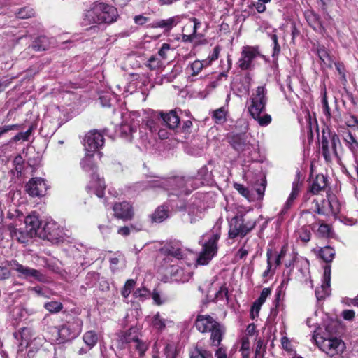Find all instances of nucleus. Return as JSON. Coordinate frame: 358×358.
Returning a JSON list of instances; mask_svg holds the SVG:
<instances>
[{"instance_id": "obj_1", "label": "nucleus", "mask_w": 358, "mask_h": 358, "mask_svg": "<svg viewBox=\"0 0 358 358\" xmlns=\"http://www.w3.org/2000/svg\"><path fill=\"white\" fill-rule=\"evenodd\" d=\"M119 17L116 7L101 1L93 2L83 13L84 25L112 24Z\"/></svg>"}, {"instance_id": "obj_2", "label": "nucleus", "mask_w": 358, "mask_h": 358, "mask_svg": "<svg viewBox=\"0 0 358 358\" xmlns=\"http://www.w3.org/2000/svg\"><path fill=\"white\" fill-rule=\"evenodd\" d=\"M266 94L267 90L264 86L257 87L255 92L250 96L248 106L250 115L262 127H266L271 122L270 115L264 114L261 116V113L265 110L267 103Z\"/></svg>"}, {"instance_id": "obj_3", "label": "nucleus", "mask_w": 358, "mask_h": 358, "mask_svg": "<svg viewBox=\"0 0 358 358\" xmlns=\"http://www.w3.org/2000/svg\"><path fill=\"white\" fill-rule=\"evenodd\" d=\"M83 320L74 317L61 326L49 327V333L52 335L51 339L58 343H63L73 340L78 337L83 328Z\"/></svg>"}, {"instance_id": "obj_4", "label": "nucleus", "mask_w": 358, "mask_h": 358, "mask_svg": "<svg viewBox=\"0 0 358 358\" xmlns=\"http://www.w3.org/2000/svg\"><path fill=\"white\" fill-rule=\"evenodd\" d=\"M326 331L322 335L316 334L313 336L317 345L331 358L341 357L345 350V343L341 338L330 335L328 327Z\"/></svg>"}, {"instance_id": "obj_5", "label": "nucleus", "mask_w": 358, "mask_h": 358, "mask_svg": "<svg viewBox=\"0 0 358 358\" xmlns=\"http://www.w3.org/2000/svg\"><path fill=\"white\" fill-rule=\"evenodd\" d=\"M93 153L87 152L86 156L82 159L80 164L85 171H92L91 180L87 189L90 192L94 190V194L99 198L104 195L105 182L101 180L96 172V166L93 162Z\"/></svg>"}, {"instance_id": "obj_6", "label": "nucleus", "mask_w": 358, "mask_h": 358, "mask_svg": "<svg viewBox=\"0 0 358 358\" xmlns=\"http://www.w3.org/2000/svg\"><path fill=\"white\" fill-rule=\"evenodd\" d=\"M256 226L254 220H245L243 215H236L229 222V237L234 238L237 236L243 237L252 231Z\"/></svg>"}, {"instance_id": "obj_7", "label": "nucleus", "mask_w": 358, "mask_h": 358, "mask_svg": "<svg viewBox=\"0 0 358 358\" xmlns=\"http://www.w3.org/2000/svg\"><path fill=\"white\" fill-rule=\"evenodd\" d=\"M220 237L219 230L213 231L206 243L203 245L202 251L197 258V263L201 265H206L216 255L217 251V243Z\"/></svg>"}, {"instance_id": "obj_8", "label": "nucleus", "mask_w": 358, "mask_h": 358, "mask_svg": "<svg viewBox=\"0 0 358 358\" xmlns=\"http://www.w3.org/2000/svg\"><path fill=\"white\" fill-rule=\"evenodd\" d=\"M320 145L322 155L327 162H330L333 156L338 157L337 147L341 146V141L336 134H329V138L322 134Z\"/></svg>"}, {"instance_id": "obj_9", "label": "nucleus", "mask_w": 358, "mask_h": 358, "mask_svg": "<svg viewBox=\"0 0 358 358\" xmlns=\"http://www.w3.org/2000/svg\"><path fill=\"white\" fill-rule=\"evenodd\" d=\"M8 266L18 273V276L24 278H31L41 282H48V280L40 271L24 266L19 264L17 261H11Z\"/></svg>"}, {"instance_id": "obj_10", "label": "nucleus", "mask_w": 358, "mask_h": 358, "mask_svg": "<svg viewBox=\"0 0 358 358\" xmlns=\"http://www.w3.org/2000/svg\"><path fill=\"white\" fill-rule=\"evenodd\" d=\"M261 56L259 48L257 46H244L241 50L238 66L241 70H248L252 67L253 61Z\"/></svg>"}, {"instance_id": "obj_11", "label": "nucleus", "mask_w": 358, "mask_h": 358, "mask_svg": "<svg viewBox=\"0 0 358 358\" xmlns=\"http://www.w3.org/2000/svg\"><path fill=\"white\" fill-rule=\"evenodd\" d=\"M103 144V136L97 130H91L85 136L84 147L86 152L94 154L101 148Z\"/></svg>"}, {"instance_id": "obj_12", "label": "nucleus", "mask_w": 358, "mask_h": 358, "mask_svg": "<svg viewBox=\"0 0 358 358\" xmlns=\"http://www.w3.org/2000/svg\"><path fill=\"white\" fill-rule=\"evenodd\" d=\"M25 189L31 196H41L45 194L47 185L43 178H34L26 184Z\"/></svg>"}, {"instance_id": "obj_13", "label": "nucleus", "mask_w": 358, "mask_h": 358, "mask_svg": "<svg viewBox=\"0 0 358 358\" xmlns=\"http://www.w3.org/2000/svg\"><path fill=\"white\" fill-rule=\"evenodd\" d=\"M113 210L115 217L117 219L127 221L131 220L134 216L132 206L129 203L126 201L115 203Z\"/></svg>"}, {"instance_id": "obj_14", "label": "nucleus", "mask_w": 358, "mask_h": 358, "mask_svg": "<svg viewBox=\"0 0 358 358\" xmlns=\"http://www.w3.org/2000/svg\"><path fill=\"white\" fill-rule=\"evenodd\" d=\"M331 268L326 266L324 269L323 281L320 287L315 289V296L317 300L324 299L330 294Z\"/></svg>"}, {"instance_id": "obj_15", "label": "nucleus", "mask_w": 358, "mask_h": 358, "mask_svg": "<svg viewBox=\"0 0 358 358\" xmlns=\"http://www.w3.org/2000/svg\"><path fill=\"white\" fill-rule=\"evenodd\" d=\"M218 322L210 315H198L196 320L195 326L196 329L202 332L210 331L212 328L216 327Z\"/></svg>"}, {"instance_id": "obj_16", "label": "nucleus", "mask_w": 358, "mask_h": 358, "mask_svg": "<svg viewBox=\"0 0 358 358\" xmlns=\"http://www.w3.org/2000/svg\"><path fill=\"white\" fill-rule=\"evenodd\" d=\"M200 25V22L196 18H192V22L186 24L183 28V31L185 32V34H183L182 36V41L192 42L195 38L196 29Z\"/></svg>"}, {"instance_id": "obj_17", "label": "nucleus", "mask_w": 358, "mask_h": 358, "mask_svg": "<svg viewBox=\"0 0 358 358\" xmlns=\"http://www.w3.org/2000/svg\"><path fill=\"white\" fill-rule=\"evenodd\" d=\"M327 186V178L322 174H317L313 178L309 192L313 194H317L320 192L324 191Z\"/></svg>"}, {"instance_id": "obj_18", "label": "nucleus", "mask_w": 358, "mask_h": 358, "mask_svg": "<svg viewBox=\"0 0 358 358\" xmlns=\"http://www.w3.org/2000/svg\"><path fill=\"white\" fill-rule=\"evenodd\" d=\"M138 331L135 327L130 328L127 331L121 335L118 339L119 343L124 346L125 344H134L136 340L138 338Z\"/></svg>"}, {"instance_id": "obj_19", "label": "nucleus", "mask_w": 358, "mask_h": 358, "mask_svg": "<svg viewBox=\"0 0 358 358\" xmlns=\"http://www.w3.org/2000/svg\"><path fill=\"white\" fill-rule=\"evenodd\" d=\"M230 143L238 152H243L250 149L249 141L242 136H234L230 141Z\"/></svg>"}, {"instance_id": "obj_20", "label": "nucleus", "mask_w": 358, "mask_h": 358, "mask_svg": "<svg viewBox=\"0 0 358 358\" xmlns=\"http://www.w3.org/2000/svg\"><path fill=\"white\" fill-rule=\"evenodd\" d=\"M161 117L169 129L177 128L180 123V118L175 110H171L168 113H161Z\"/></svg>"}, {"instance_id": "obj_21", "label": "nucleus", "mask_w": 358, "mask_h": 358, "mask_svg": "<svg viewBox=\"0 0 358 358\" xmlns=\"http://www.w3.org/2000/svg\"><path fill=\"white\" fill-rule=\"evenodd\" d=\"M210 332L211 333L210 341L212 345L218 346L220 344L223 335L225 332L224 327L218 323L216 327H214L210 329Z\"/></svg>"}, {"instance_id": "obj_22", "label": "nucleus", "mask_w": 358, "mask_h": 358, "mask_svg": "<svg viewBox=\"0 0 358 358\" xmlns=\"http://www.w3.org/2000/svg\"><path fill=\"white\" fill-rule=\"evenodd\" d=\"M24 223L28 231L32 234H36L41 225L38 217L35 215H30L26 217Z\"/></svg>"}, {"instance_id": "obj_23", "label": "nucleus", "mask_w": 358, "mask_h": 358, "mask_svg": "<svg viewBox=\"0 0 358 358\" xmlns=\"http://www.w3.org/2000/svg\"><path fill=\"white\" fill-rule=\"evenodd\" d=\"M317 52L320 60L325 66L328 67L332 66V64L334 63L333 59H331V57L330 56L329 53L327 52V50L325 49L324 46L318 47L317 48Z\"/></svg>"}, {"instance_id": "obj_24", "label": "nucleus", "mask_w": 358, "mask_h": 358, "mask_svg": "<svg viewBox=\"0 0 358 358\" xmlns=\"http://www.w3.org/2000/svg\"><path fill=\"white\" fill-rule=\"evenodd\" d=\"M306 18L310 26L315 30L321 29V21L318 15L312 11H308L306 13Z\"/></svg>"}, {"instance_id": "obj_25", "label": "nucleus", "mask_w": 358, "mask_h": 358, "mask_svg": "<svg viewBox=\"0 0 358 358\" xmlns=\"http://www.w3.org/2000/svg\"><path fill=\"white\" fill-rule=\"evenodd\" d=\"M203 66V62L195 60L187 66L186 72L189 76L194 77L197 76L202 71Z\"/></svg>"}, {"instance_id": "obj_26", "label": "nucleus", "mask_w": 358, "mask_h": 358, "mask_svg": "<svg viewBox=\"0 0 358 358\" xmlns=\"http://www.w3.org/2000/svg\"><path fill=\"white\" fill-rule=\"evenodd\" d=\"M83 341L88 347V350H91L97 343L98 336L95 331H88L84 334L83 336Z\"/></svg>"}, {"instance_id": "obj_27", "label": "nucleus", "mask_w": 358, "mask_h": 358, "mask_svg": "<svg viewBox=\"0 0 358 358\" xmlns=\"http://www.w3.org/2000/svg\"><path fill=\"white\" fill-rule=\"evenodd\" d=\"M167 320L162 317L159 313H157L152 319V325L158 331H164L166 327Z\"/></svg>"}, {"instance_id": "obj_28", "label": "nucleus", "mask_w": 358, "mask_h": 358, "mask_svg": "<svg viewBox=\"0 0 358 358\" xmlns=\"http://www.w3.org/2000/svg\"><path fill=\"white\" fill-rule=\"evenodd\" d=\"M163 65V61L157 55L151 56L146 64V66L151 71H159Z\"/></svg>"}, {"instance_id": "obj_29", "label": "nucleus", "mask_w": 358, "mask_h": 358, "mask_svg": "<svg viewBox=\"0 0 358 358\" xmlns=\"http://www.w3.org/2000/svg\"><path fill=\"white\" fill-rule=\"evenodd\" d=\"M48 38L45 36H41L34 41L31 48L35 51H43L48 48Z\"/></svg>"}, {"instance_id": "obj_30", "label": "nucleus", "mask_w": 358, "mask_h": 358, "mask_svg": "<svg viewBox=\"0 0 358 358\" xmlns=\"http://www.w3.org/2000/svg\"><path fill=\"white\" fill-rule=\"evenodd\" d=\"M335 255V250L329 246L322 248L320 251V256L326 262H330L333 260Z\"/></svg>"}, {"instance_id": "obj_31", "label": "nucleus", "mask_w": 358, "mask_h": 358, "mask_svg": "<svg viewBox=\"0 0 358 358\" xmlns=\"http://www.w3.org/2000/svg\"><path fill=\"white\" fill-rule=\"evenodd\" d=\"M167 217V210L164 206L159 207L152 215V219L156 222H162Z\"/></svg>"}, {"instance_id": "obj_32", "label": "nucleus", "mask_w": 358, "mask_h": 358, "mask_svg": "<svg viewBox=\"0 0 358 358\" xmlns=\"http://www.w3.org/2000/svg\"><path fill=\"white\" fill-rule=\"evenodd\" d=\"M328 206L329 208V215L332 214L336 215L340 211V204L336 198H332L331 199H328L327 202L324 203Z\"/></svg>"}, {"instance_id": "obj_33", "label": "nucleus", "mask_w": 358, "mask_h": 358, "mask_svg": "<svg viewBox=\"0 0 358 358\" xmlns=\"http://www.w3.org/2000/svg\"><path fill=\"white\" fill-rule=\"evenodd\" d=\"M350 149L355 154L358 153V142L352 136V133L349 131L344 138Z\"/></svg>"}, {"instance_id": "obj_34", "label": "nucleus", "mask_w": 358, "mask_h": 358, "mask_svg": "<svg viewBox=\"0 0 358 358\" xmlns=\"http://www.w3.org/2000/svg\"><path fill=\"white\" fill-rule=\"evenodd\" d=\"M227 110L224 107L220 108L213 112V117L217 124H221L226 121Z\"/></svg>"}, {"instance_id": "obj_35", "label": "nucleus", "mask_w": 358, "mask_h": 358, "mask_svg": "<svg viewBox=\"0 0 358 358\" xmlns=\"http://www.w3.org/2000/svg\"><path fill=\"white\" fill-rule=\"evenodd\" d=\"M190 358H213L212 353L202 348H196L190 355Z\"/></svg>"}, {"instance_id": "obj_36", "label": "nucleus", "mask_w": 358, "mask_h": 358, "mask_svg": "<svg viewBox=\"0 0 358 358\" xmlns=\"http://www.w3.org/2000/svg\"><path fill=\"white\" fill-rule=\"evenodd\" d=\"M240 351L241 352L242 358H249L250 352V345L248 338H242Z\"/></svg>"}, {"instance_id": "obj_37", "label": "nucleus", "mask_w": 358, "mask_h": 358, "mask_svg": "<svg viewBox=\"0 0 358 358\" xmlns=\"http://www.w3.org/2000/svg\"><path fill=\"white\" fill-rule=\"evenodd\" d=\"M44 307L50 313H56L63 308V305L60 302L52 301L45 303Z\"/></svg>"}, {"instance_id": "obj_38", "label": "nucleus", "mask_w": 358, "mask_h": 358, "mask_svg": "<svg viewBox=\"0 0 358 358\" xmlns=\"http://www.w3.org/2000/svg\"><path fill=\"white\" fill-rule=\"evenodd\" d=\"M177 24L176 20L175 17H170L166 20H162L156 22L155 27H160V28H166L168 29L172 28L173 26H176Z\"/></svg>"}, {"instance_id": "obj_39", "label": "nucleus", "mask_w": 358, "mask_h": 358, "mask_svg": "<svg viewBox=\"0 0 358 358\" xmlns=\"http://www.w3.org/2000/svg\"><path fill=\"white\" fill-rule=\"evenodd\" d=\"M267 257V268L263 272L262 277L264 278H266L270 273L272 274L274 273V271H272V257H273V250L271 249H268L266 252Z\"/></svg>"}, {"instance_id": "obj_40", "label": "nucleus", "mask_w": 358, "mask_h": 358, "mask_svg": "<svg viewBox=\"0 0 358 358\" xmlns=\"http://www.w3.org/2000/svg\"><path fill=\"white\" fill-rule=\"evenodd\" d=\"M16 16L20 19H27L34 16V11L30 8H22L16 13Z\"/></svg>"}, {"instance_id": "obj_41", "label": "nucleus", "mask_w": 358, "mask_h": 358, "mask_svg": "<svg viewBox=\"0 0 358 358\" xmlns=\"http://www.w3.org/2000/svg\"><path fill=\"white\" fill-rule=\"evenodd\" d=\"M327 201L323 199L320 203L317 201L314 200L315 204L316 212L320 215H329V208L327 204H324Z\"/></svg>"}, {"instance_id": "obj_42", "label": "nucleus", "mask_w": 358, "mask_h": 358, "mask_svg": "<svg viewBox=\"0 0 358 358\" xmlns=\"http://www.w3.org/2000/svg\"><path fill=\"white\" fill-rule=\"evenodd\" d=\"M136 285V281L134 280L130 279L127 280L122 290V295L124 298H127L131 290L134 288V286Z\"/></svg>"}, {"instance_id": "obj_43", "label": "nucleus", "mask_w": 358, "mask_h": 358, "mask_svg": "<svg viewBox=\"0 0 358 358\" xmlns=\"http://www.w3.org/2000/svg\"><path fill=\"white\" fill-rule=\"evenodd\" d=\"M134 348L139 352V355L141 356L144 355L146 350L148 349V343L145 341H141L139 338L136 340L135 343L134 344Z\"/></svg>"}, {"instance_id": "obj_44", "label": "nucleus", "mask_w": 358, "mask_h": 358, "mask_svg": "<svg viewBox=\"0 0 358 358\" xmlns=\"http://www.w3.org/2000/svg\"><path fill=\"white\" fill-rule=\"evenodd\" d=\"M33 131V127L31 126L25 132H20L13 137L12 141L16 142L20 140L27 141Z\"/></svg>"}, {"instance_id": "obj_45", "label": "nucleus", "mask_w": 358, "mask_h": 358, "mask_svg": "<svg viewBox=\"0 0 358 358\" xmlns=\"http://www.w3.org/2000/svg\"><path fill=\"white\" fill-rule=\"evenodd\" d=\"M298 234L300 240L305 243L308 242L310 239V231L307 227H301L299 230Z\"/></svg>"}, {"instance_id": "obj_46", "label": "nucleus", "mask_w": 358, "mask_h": 358, "mask_svg": "<svg viewBox=\"0 0 358 358\" xmlns=\"http://www.w3.org/2000/svg\"><path fill=\"white\" fill-rule=\"evenodd\" d=\"M215 299L217 300H223L225 299L226 301H228L229 296L227 288L224 286L221 287L219 291L215 294Z\"/></svg>"}, {"instance_id": "obj_47", "label": "nucleus", "mask_w": 358, "mask_h": 358, "mask_svg": "<svg viewBox=\"0 0 358 358\" xmlns=\"http://www.w3.org/2000/svg\"><path fill=\"white\" fill-rule=\"evenodd\" d=\"M170 45L169 43H164L162 44L161 48L158 51V55L162 60L167 59V52L170 50Z\"/></svg>"}, {"instance_id": "obj_48", "label": "nucleus", "mask_w": 358, "mask_h": 358, "mask_svg": "<svg viewBox=\"0 0 358 358\" xmlns=\"http://www.w3.org/2000/svg\"><path fill=\"white\" fill-rule=\"evenodd\" d=\"M234 188L244 197L249 199L250 193L248 189H247L245 186L241 184L235 183L234 185Z\"/></svg>"}, {"instance_id": "obj_49", "label": "nucleus", "mask_w": 358, "mask_h": 358, "mask_svg": "<svg viewBox=\"0 0 358 358\" xmlns=\"http://www.w3.org/2000/svg\"><path fill=\"white\" fill-rule=\"evenodd\" d=\"M317 233L322 237H327L330 234V227L328 224L322 223L320 224Z\"/></svg>"}, {"instance_id": "obj_50", "label": "nucleus", "mask_w": 358, "mask_h": 358, "mask_svg": "<svg viewBox=\"0 0 358 358\" xmlns=\"http://www.w3.org/2000/svg\"><path fill=\"white\" fill-rule=\"evenodd\" d=\"M293 199L288 197L287 201L285 202L284 206L280 212L279 215L282 218L287 213V211L292 208L294 203Z\"/></svg>"}, {"instance_id": "obj_51", "label": "nucleus", "mask_w": 358, "mask_h": 358, "mask_svg": "<svg viewBox=\"0 0 358 358\" xmlns=\"http://www.w3.org/2000/svg\"><path fill=\"white\" fill-rule=\"evenodd\" d=\"M293 199L288 197L287 201L285 202L284 206L280 212L279 215L282 218L287 213V211L292 208L294 203Z\"/></svg>"}, {"instance_id": "obj_52", "label": "nucleus", "mask_w": 358, "mask_h": 358, "mask_svg": "<svg viewBox=\"0 0 358 358\" xmlns=\"http://www.w3.org/2000/svg\"><path fill=\"white\" fill-rule=\"evenodd\" d=\"M293 199L288 197L287 201L285 202L284 206L280 212L279 215L282 218L287 213V211L292 208L294 203Z\"/></svg>"}, {"instance_id": "obj_53", "label": "nucleus", "mask_w": 358, "mask_h": 358, "mask_svg": "<svg viewBox=\"0 0 358 358\" xmlns=\"http://www.w3.org/2000/svg\"><path fill=\"white\" fill-rule=\"evenodd\" d=\"M293 199L288 197L287 201L285 202L284 206L280 212L279 215L282 218L287 213V211L292 208L294 203Z\"/></svg>"}, {"instance_id": "obj_54", "label": "nucleus", "mask_w": 358, "mask_h": 358, "mask_svg": "<svg viewBox=\"0 0 358 358\" xmlns=\"http://www.w3.org/2000/svg\"><path fill=\"white\" fill-rule=\"evenodd\" d=\"M322 110L324 114L326 115L327 118H330L331 113H330V108L328 104V101L327 99L326 93L324 94V96L322 100Z\"/></svg>"}, {"instance_id": "obj_55", "label": "nucleus", "mask_w": 358, "mask_h": 358, "mask_svg": "<svg viewBox=\"0 0 358 358\" xmlns=\"http://www.w3.org/2000/svg\"><path fill=\"white\" fill-rule=\"evenodd\" d=\"M271 289L264 288L260 294L259 297L257 300V301H258L259 303L263 304L266 301L267 297L271 294Z\"/></svg>"}, {"instance_id": "obj_56", "label": "nucleus", "mask_w": 358, "mask_h": 358, "mask_svg": "<svg viewBox=\"0 0 358 358\" xmlns=\"http://www.w3.org/2000/svg\"><path fill=\"white\" fill-rule=\"evenodd\" d=\"M271 39H272V41L273 42V45H274L273 57H275V56L278 55L280 52V46L278 44V37L275 34L272 35Z\"/></svg>"}, {"instance_id": "obj_57", "label": "nucleus", "mask_w": 358, "mask_h": 358, "mask_svg": "<svg viewBox=\"0 0 358 358\" xmlns=\"http://www.w3.org/2000/svg\"><path fill=\"white\" fill-rule=\"evenodd\" d=\"M62 237V230L57 227V229H53L48 236V238L52 240H58Z\"/></svg>"}, {"instance_id": "obj_58", "label": "nucleus", "mask_w": 358, "mask_h": 358, "mask_svg": "<svg viewBox=\"0 0 358 358\" xmlns=\"http://www.w3.org/2000/svg\"><path fill=\"white\" fill-rule=\"evenodd\" d=\"M345 124L348 127H355L358 124V120L355 116L348 115L345 117Z\"/></svg>"}, {"instance_id": "obj_59", "label": "nucleus", "mask_w": 358, "mask_h": 358, "mask_svg": "<svg viewBox=\"0 0 358 358\" xmlns=\"http://www.w3.org/2000/svg\"><path fill=\"white\" fill-rule=\"evenodd\" d=\"M10 275L9 269L6 266H0V280L8 279Z\"/></svg>"}, {"instance_id": "obj_60", "label": "nucleus", "mask_w": 358, "mask_h": 358, "mask_svg": "<svg viewBox=\"0 0 358 358\" xmlns=\"http://www.w3.org/2000/svg\"><path fill=\"white\" fill-rule=\"evenodd\" d=\"M262 303H259L255 301L251 308V315L254 318L255 315H258Z\"/></svg>"}, {"instance_id": "obj_61", "label": "nucleus", "mask_w": 358, "mask_h": 358, "mask_svg": "<svg viewBox=\"0 0 358 358\" xmlns=\"http://www.w3.org/2000/svg\"><path fill=\"white\" fill-rule=\"evenodd\" d=\"M266 180H263L262 181L261 185L256 189V192L259 195V199L261 200L263 199V196L264 194V192H265V189H266Z\"/></svg>"}, {"instance_id": "obj_62", "label": "nucleus", "mask_w": 358, "mask_h": 358, "mask_svg": "<svg viewBox=\"0 0 358 358\" xmlns=\"http://www.w3.org/2000/svg\"><path fill=\"white\" fill-rule=\"evenodd\" d=\"M148 17L142 15H136L134 17V22L138 25H143L148 21Z\"/></svg>"}, {"instance_id": "obj_63", "label": "nucleus", "mask_w": 358, "mask_h": 358, "mask_svg": "<svg viewBox=\"0 0 358 358\" xmlns=\"http://www.w3.org/2000/svg\"><path fill=\"white\" fill-rule=\"evenodd\" d=\"M301 186L302 182H300L299 179H296L292 183V188L291 192L299 195Z\"/></svg>"}, {"instance_id": "obj_64", "label": "nucleus", "mask_w": 358, "mask_h": 358, "mask_svg": "<svg viewBox=\"0 0 358 358\" xmlns=\"http://www.w3.org/2000/svg\"><path fill=\"white\" fill-rule=\"evenodd\" d=\"M57 225L55 222H48L45 224L43 229L48 236L53 229H57Z\"/></svg>"}]
</instances>
